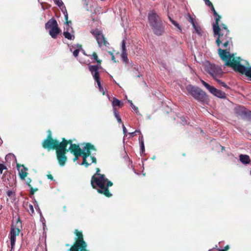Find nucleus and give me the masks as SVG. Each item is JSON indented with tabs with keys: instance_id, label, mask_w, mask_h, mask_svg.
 I'll list each match as a JSON object with an SVG mask.
<instances>
[{
	"instance_id": "obj_1",
	"label": "nucleus",
	"mask_w": 251,
	"mask_h": 251,
	"mask_svg": "<svg viewBox=\"0 0 251 251\" xmlns=\"http://www.w3.org/2000/svg\"><path fill=\"white\" fill-rule=\"evenodd\" d=\"M221 59L225 62V65L231 67L237 72L245 75L251 79V67H246L241 64L240 57H235L233 54H230L227 50H218Z\"/></svg>"
},
{
	"instance_id": "obj_2",
	"label": "nucleus",
	"mask_w": 251,
	"mask_h": 251,
	"mask_svg": "<svg viewBox=\"0 0 251 251\" xmlns=\"http://www.w3.org/2000/svg\"><path fill=\"white\" fill-rule=\"evenodd\" d=\"M96 173L92 176L91 185L93 188L97 189V192L106 197L110 198L112 195L109 192V187L113 185V183L106 178L104 175L100 173V169H96Z\"/></svg>"
},
{
	"instance_id": "obj_3",
	"label": "nucleus",
	"mask_w": 251,
	"mask_h": 251,
	"mask_svg": "<svg viewBox=\"0 0 251 251\" xmlns=\"http://www.w3.org/2000/svg\"><path fill=\"white\" fill-rule=\"evenodd\" d=\"M84 144L85 146L83 150L80 149L79 145H74L71 146L70 149V151L75 156L74 161H75L78 159L79 156H82V162L81 165H84L85 167L87 168L90 165V164L88 163L87 162V158L91 154V151H96V149L95 147L90 143H86Z\"/></svg>"
},
{
	"instance_id": "obj_4",
	"label": "nucleus",
	"mask_w": 251,
	"mask_h": 251,
	"mask_svg": "<svg viewBox=\"0 0 251 251\" xmlns=\"http://www.w3.org/2000/svg\"><path fill=\"white\" fill-rule=\"evenodd\" d=\"M148 21L150 26L157 36L162 35L164 32L165 25L160 16L154 12H151L148 14Z\"/></svg>"
},
{
	"instance_id": "obj_5",
	"label": "nucleus",
	"mask_w": 251,
	"mask_h": 251,
	"mask_svg": "<svg viewBox=\"0 0 251 251\" xmlns=\"http://www.w3.org/2000/svg\"><path fill=\"white\" fill-rule=\"evenodd\" d=\"M75 144H73L72 140H67L64 138H62V141L60 142V150L57 151V160L61 166H64L67 160L66 155L67 152L70 151L71 146Z\"/></svg>"
},
{
	"instance_id": "obj_6",
	"label": "nucleus",
	"mask_w": 251,
	"mask_h": 251,
	"mask_svg": "<svg viewBox=\"0 0 251 251\" xmlns=\"http://www.w3.org/2000/svg\"><path fill=\"white\" fill-rule=\"evenodd\" d=\"M74 233L76 237L69 251H90L87 249V244L84 240L82 232L75 229Z\"/></svg>"
},
{
	"instance_id": "obj_7",
	"label": "nucleus",
	"mask_w": 251,
	"mask_h": 251,
	"mask_svg": "<svg viewBox=\"0 0 251 251\" xmlns=\"http://www.w3.org/2000/svg\"><path fill=\"white\" fill-rule=\"evenodd\" d=\"M186 89L189 93L196 100L201 102H207L208 100L206 93L198 87L188 85Z\"/></svg>"
},
{
	"instance_id": "obj_8",
	"label": "nucleus",
	"mask_w": 251,
	"mask_h": 251,
	"mask_svg": "<svg viewBox=\"0 0 251 251\" xmlns=\"http://www.w3.org/2000/svg\"><path fill=\"white\" fill-rule=\"evenodd\" d=\"M204 69L205 72L209 74L215 79L221 77L223 75V71L221 67L215 64L211 63L206 61L203 65Z\"/></svg>"
},
{
	"instance_id": "obj_9",
	"label": "nucleus",
	"mask_w": 251,
	"mask_h": 251,
	"mask_svg": "<svg viewBox=\"0 0 251 251\" xmlns=\"http://www.w3.org/2000/svg\"><path fill=\"white\" fill-rule=\"evenodd\" d=\"M42 147L50 151V150H55L56 157H57V151L60 150V142L57 139H54L52 138L51 132L50 130H48V134L46 139L42 142Z\"/></svg>"
},
{
	"instance_id": "obj_10",
	"label": "nucleus",
	"mask_w": 251,
	"mask_h": 251,
	"mask_svg": "<svg viewBox=\"0 0 251 251\" xmlns=\"http://www.w3.org/2000/svg\"><path fill=\"white\" fill-rule=\"evenodd\" d=\"M45 28L49 29V34L53 39L57 38V35L61 32L56 20L54 18L49 20L45 24Z\"/></svg>"
},
{
	"instance_id": "obj_11",
	"label": "nucleus",
	"mask_w": 251,
	"mask_h": 251,
	"mask_svg": "<svg viewBox=\"0 0 251 251\" xmlns=\"http://www.w3.org/2000/svg\"><path fill=\"white\" fill-rule=\"evenodd\" d=\"M90 33L95 37L99 47H106L109 45L104 35L99 29H92Z\"/></svg>"
},
{
	"instance_id": "obj_12",
	"label": "nucleus",
	"mask_w": 251,
	"mask_h": 251,
	"mask_svg": "<svg viewBox=\"0 0 251 251\" xmlns=\"http://www.w3.org/2000/svg\"><path fill=\"white\" fill-rule=\"evenodd\" d=\"M214 36H217L216 40L217 45L219 47L222 43L223 41L226 40H232V38L229 36L230 33L229 30H227L226 32L224 31H221V29L217 33H213Z\"/></svg>"
},
{
	"instance_id": "obj_13",
	"label": "nucleus",
	"mask_w": 251,
	"mask_h": 251,
	"mask_svg": "<svg viewBox=\"0 0 251 251\" xmlns=\"http://www.w3.org/2000/svg\"><path fill=\"white\" fill-rule=\"evenodd\" d=\"M202 84L206 88V89L213 95L219 98L226 99V94L225 92L220 90H218L213 86L210 85L204 80H201Z\"/></svg>"
},
{
	"instance_id": "obj_14",
	"label": "nucleus",
	"mask_w": 251,
	"mask_h": 251,
	"mask_svg": "<svg viewBox=\"0 0 251 251\" xmlns=\"http://www.w3.org/2000/svg\"><path fill=\"white\" fill-rule=\"evenodd\" d=\"M100 66L99 65H89L88 69L91 72L94 79L96 82L100 81V76L99 70Z\"/></svg>"
},
{
	"instance_id": "obj_15",
	"label": "nucleus",
	"mask_w": 251,
	"mask_h": 251,
	"mask_svg": "<svg viewBox=\"0 0 251 251\" xmlns=\"http://www.w3.org/2000/svg\"><path fill=\"white\" fill-rule=\"evenodd\" d=\"M236 113L241 116L245 117L247 119L251 122V111H250L244 107H239L236 109Z\"/></svg>"
},
{
	"instance_id": "obj_16",
	"label": "nucleus",
	"mask_w": 251,
	"mask_h": 251,
	"mask_svg": "<svg viewBox=\"0 0 251 251\" xmlns=\"http://www.w3.org/2000/svg\"><path fill=\"white\" fill-rule=\"evenodd\" d=\"M20 232V229L19 227L14 228L11 227V231L10 232V242H11V248L13 249L14 248L16 242V237L19 235Z\"/></svg>"
},
{
	"instance_id": "obj_17",
	"label": "nucleus",
	"mask_w": 251,
	"mask_h": 251,
	"mask_svg": "<svg viewBox=\"0 0 251 251\" xmlns=\"http://www.w3.org/2000/svg\"><path fill=\"white\" fill-rule=\"evenodd\" d=\"M17 168L19 171V175L21 180H25V177L27 176L28 168L25 167L24 165L17 164Z\"/></svg>"
},
{
	"instance_id": "obj_18",
	"label": "nucleus",
	"mask_w": 251,
	"mask_h": 251,
	"mask_svg": "<svg viewBox=\"0 0 251 251\" xmlns=\"http://www.w3.org/2000/svg\"><path fill=\"white\" fill-rule=\"evenodd\" d=\"M216 19H215V22L213 24V33H217L220 30L221 27H220L219 26V21L220 19H221V16L219 15H218V16H215Z\"/></svg>"
},
{
	"instance_id": "obj_19",
	"label": "nucleus",
	"mask_w": 251,
	"mask_h": 251,
	"mask_svg": "<svg viewBox=\"0 0 251 251\" xmlns=\"http://www.w3.org/2000/svg\"><path fill=\"white\" fill-rule=\"evenodd\" d=\"M239 158L241 162L245 164H249L251 162L250 157L248 155L241 154L239 156Z\"/></svg>"
},
{
	"instance_id": "obj_20",
	"label": "nucleus",
	"mask_w": 251,
	"mask_h": 251,
	"mask_svg": "<svg viewBox=\"0 0 251 251\" xmlns=\"http://www.w3.org/2000/svg\"><path fill=\"white\" fill-rule=\"evenodd\" d=\"M112 105L113 108H115L116 106L122 107L124 105L123 103L116 98H114L112 101Z\"/></svg>"
},
{
	"instance_id": "obj_21",
	"label": "nucleus",
	"mask_w": 251,
	"mask_h": 251,
	"mask_svg": "<svg viewBox=\"0 0 251 251\" xmlns=\"http://www.w3.org/2000/svg\"><path fill=\"white\" fill-rule=\"evenodd\" d=\"M212 149L213 150L217 151L218 152H223V151L225 150V147L218 143H216L215 144Z\"/></svg>"
},
{
	"instance_id": "obj_22",
	"label": "nucleus",
	"mask_w": 251,
	"mask_h": 251,
	"mask_svg": "<svg viewBox=\"0 0 251 251\" xmlns=\"http://www.w3.org/2000/svg\"><path fill=\"white\" fill-rule=\"evenodd\" d=\"M89 56L91 57H93V59L97 62V63H98V65L99 66H100L101 64V62H102V60H100V59H99V58H98V56L96 52H93L92 54V55H88Z\"/></svg>"
},
{
	"instance_id": "obj_23",
	"label": "nucleus",
	"mask_w": 251,
	"mask_h": 251,
	"mask_svg": "<svg viewBox=\"0 0 251 251\" xmlns=\"http://www.w3.org/2000/svg\"><path fill=\"white\" fill-rule=\"evenodd\" d=\"M126 40H123L122 42V52L121 54H127L126 49Z\"/></svg>"
},
{
	"instance_id": "obj_24",
	"label": "nucleus",
	"mask_w": 251,
	"mask_h": 251,
	"mask_svg": "<svg viewBox=\"0 0 251 251\" xmlns=\"http://www.w3.org/2000/svg\"><path fill=\"white\" fill-rule=\"evenodd\" d=\"M63 35L68 40H72L73 37H74V36H73L69 31H64L63 32Z\"/></svg>"
},
{
	"instance_id": "obj_25",
	"label": "nucleus",
	"mask_w": 251,
	"mask_h": 251,
	"mask_svg": "<svg viewBox=\"0 0 251 251\" xmlns=\"http://www.w3.org/2000/svg\"><path fill=\"white\" fill-rule=\"evenodd\" d=\"M121 56L123 61L125 63V64H127L129 62L127 54H121Z\"/></svg>"
},
{
	"instance_id": "obj_26",
	"label": "nucleus",
	"mask_w": 251,
	"mask_h": 251,
	"mask_svg": "<svg viewBox=\"0 0 251 251\" xmlns=\"http://www.w3.org/2000/svg\"><path fill=\"white\" fill-rule=\"evenodd\" d=\"M187 20L192 25H195V20L194 18L191 16V15L188 13L187 15Z\"/></svg>"
},
{
	"instance_id": "obj_27",
	"label": "nucleus",
	"mask_w": 251,
	"mask_h": 251,
	"mask_svg": "<svg viewBox=\"0 0 251 251\" xmlns=\"http://www.w3.org/2000/svg\"><path fill=\"white\" fill-rule=\"evenodd\" d=\"M65 19L66 21L65 25H67V26H69V25H71L72 22L71 21L68 20V15L67 12H66V14H65Z\"/></svg>"
},
{
	"instance_id": "obj_28",
	"label": "nucleus",
	"mask_w": 251,
	"mask_h": 251,
	"mask_svg": "<svg viewBox=\"0 0 251 251\" xmlns=\"http://www.w3.org/2000/svg\"><path fill=\"white\" fill-rule=\"evenodd\" d=\"M27 206H28V208H27V211L28 212V213L32 215V214H33L34 213V208H33V206L32 205H31V204H26Z\"/></svg>"
},
{
	"instance_id": "obj_29",
	"label": "nucleus",
	"mask_w": 251,
	"mask_h": 251,
	"mask_svg": "<svg viewBox=\"0 0 251 251\" xmlns=\"http://www.w3.org/2000/svg\"><path fill=\"white\" fill-rule=\"evenodd\" d=\"M215 80L220 85H222L225 88H226V89L229 88V87L225 82H224L222 81L221 80L218 79V78L215 79Z\"/></svg>"
},
{
	"instance_id": "obj_30",
	"label": "nucleus",
	"mask_w": 251,
	"mask_h": 251,
	"mask_svg": "<svg viewBox=\"0 0 251 251\" xmlns=\"http://www.w3.org/2000/svg\"><path fill=\"white\" fill-rule=\"evenodd\" d=\"M97 82V83L98 84V87H99L100 91L102 93L103 95H104L105 91L104 90V89H103V87L101 85L100 81H98V82Z\"/></svg>"
},
{
	"instance_id": "obj_31",
	"label": "nucleus",
	"mask_w": 251,
	"mask_h": 251,
	"mask_svg": "<svg viewBox=\"0 0 251 251\" xmlns=\"http://www.w3.org/2000/svg\"><path fill=\"white\" fill-rule=\"evenodd\" d=\"M224 31V32H226L227 30H229L227 26L225 24H221V31Z\"/></svg>"
},
{
	"instance_id": "obj_32",
	"label": "nucleus",
	"mask_w": 251,
	"mask_h": 251,
	"mask_svg": "<svg viewBox=\"0 0 251 251\" xmlns=\"http://www.w3.org/2000/svg\"><path fill=\"white\" fill-rule=\"evenodd\" d=\"M30 188V194L31 195H33L34 194V193L37 192L38 190V188H33L32 186H30V187H29Z\"/></svg>"
},
{
	"instance_id": "obj_33",
	"label": "nucleus",
	"mask_w": 251,
	"mask_h": 251,
	"mask_svg": "<svg viewBox=\"0 0 251 251\" xmlns=\"http://www.w3.org/2000/svg\"><path fill=\"white\" fill-rule=\"evenodd\" d=\"M54 3L58 6L61 7L63 5V2L61 0H53Z\"/></svg>"
},
{
	"instance_id": "obj_34",
	"label": "nucleus",
	"mask_w": 251,
	"mask_h": 251,
	"mask_svg": "<svg viewBox=\"0 0 251 251\" xmlns=\"http://www.w3.org/2000/svg\"><path fill=\"white\" fill-rule=\"evenodd\" d=\"M170 19V21L171 22V23L175 26H176V27H177L178 28H179V29H180V27L179 25V24L176 22L175 21L173 20V19H172L171 18H169Z\"/></svg>"
},
{
	"instance_id": "obj_35",
	"label": "nucleus",
	"mask_w": 251,
	"mask_h": 251,
	"mask_svg": "<svg viewBox=\"0 0 251 251\" xmlns=\"http://www.w3.org/2000/svg\"><path fill=\"white\" fill-rule=\"evenodd\" d=\"M223 43V46L224 48H226L228 45L230 43H232V40H226L224 41H223L222 42Z\"/></svg>"
},
{
	"instance_id": "obj_36",
	"label": "nucleus",
	"mask_w": 251,
	"mask_h": 251,
	"mask_svg": "<svg viewBox=\"0 0 251 251\" xmlns=\"http://www.w3.org/2000/svg\"><path fill=\"white\" fill-rule=\"evenodd\" d=\"M113 112H114V116L116 118H119L120 117L119 112L118 111V110H117V109L116 108H113Z\"/></svg>"
},
{
	"instance_id": "obj_37",
	"label": "nucleus",
	"mask_w": 251,
	"mask_h": 251,
	"mask_svg": "<svg viewBox=\"0 0 251 251\" xmlns=\"http://www.w3.org/2000/svg\"><path fill=\"white\" fill-rule=\"evenodd\" d=\"M194 28L195 29L196 32L199 34H200V28L197 25L196 23H195V25H193Z\"/></svg>"
},
{
	"instance_id": "obj_38",
	"label": "nucleus",
	"mask_w": 251,
	"mask_h": 251,
	"mask_svg": "<svg viewBox=\"0 0 251 251\" xmlns=\"http://www.w3.org/2000/svg\"><path fill=\"white\" fill-rule=\"evenodd\" d=\"M65 31H69L71 32L73 31V28L71 25H69V26H67V25H65V27H64Z\"/></svg>"
},
{
	"instance_id": "obj_39",
	"label": "nucleus",
	"mask_w": 251,
	"mask_h": 251,
	"mask_svg": "<svg viewBox=\"0 0 251 251\" xmlns=\"http://www.w3.org/2000/svg\"><path fill=\"white\" fill-rule=\"evenodd\" d=\"M211 8V10H212V11L213 12V15L214 16H218V15H219L217 12L216 11L214 7V6L213 5L211 6L210 7Z\"/></svg>"
},
{
	"instance_id": "obj_40",
	"label": "nucleus",
	"mask_w": 251,
	"mask_h": 251,
	"mask_svg": "<svg viewBox=\"0 0 251 251\" xmlns=\"http://www.w3.org/2000/svg\"><path fill=\"white\" fill-rule=\"evenodd\" d=\"M25 180L26 183L28 187H30L31 185L30 184V183L31 182V179L30 178H27L26 179H25Z\"/></svg>"
},
{
	"instance_id": "obj_41",
	"label": "nucleus",
	"mask_w": 251,
	"mask_h": 251,
	"mask_svg": "<svg viewBox=\"0 0 251 251\" xmlns=\"http://www.w3.org/2000/svg\"><path fill=\"white\" fill-rule=\"evenodd\" d=\"M79 52V50L76 49L73 51V55L75 57H77Z\"/></svg>"
},
{
	"instance_id": "obj_42",
	"label": "nucleus",
	"mask_w": 251,
	"mask_h": 251,
	"mask_svg": "<svg viewBox=\"0 0 251 251\" xmlns=\"http://www.w3.org/2000/svg\"><path fill=\"white\" fill-rule=\"evenodd\" d=\"M205 1V3L206 5H208V6L210 7L213 5V4L209 0H204Z\"/></svg>"
},
{
	"instance_id": "obj_43",
	"label": "nucleus",
	"mask_w": 251,
	"mask_h": 251,
	"mask_svg": "<svg viewBox=\"0 0 251 251\" xmlns=\"http://www.w3.org/2000/svg\"><path fill=\"white\" fill-rule=\"evenodd\" d=\"M90 157H91V159L92 160V163H95V164H96L97 163V159H96V158L93 156H92L91 154H90Z\"/></svg>"
},
{
	"instance_id": "obj_44",
	"label": "nucleus",
	"mask_w": 251,
	"mask_h": 251,
	"mask_svg": "<svg viewBox=\"0 0 251 251\" xmlns=\"http://www.w3.org/2000/svg\"><path fill=\"white\" fill-rule=\"evenodd\" d=\"M141 147L142 151L143 152L145 151L144 144V141L142 140H141Z\"/></svg>"
},
{
	"instance_id": "obj_45",
	"label": "nucleus",
	"mask_w": 251,
	"mask_h": 251,
	"mask_svg": "<svg viewBox=\"0 0 251 251\" xmlns=\"http://www.w3.org/2000/svg\"><path fill=\"white\" fill-rule=\"evenodd\" d=\"M229 249V246L226 245L224 247V249H219L220 251H226Z\"/></svg>"
},
{
	"instance_id": "obj_46",
	"label": "nucleus",
	"mask_w": 251,
	"mask_h": 251,
	"mask_svg": "<svg viewBox=\"0 0 251 251\" xmlns=\"http://www.w3.org/2000/svg\"><path fill=\"white\" fill-rule=\"evenodd\" d=\"M6 167L3 164H0V170H6Z\"/></svg>"
},
{
	"instance_id": "obj_47",
	"label": "nucleus",
	"mask_w": 251,
	"mask_h": 251,
	"mask_svg": "<svg viewBox=\"0 0 251 251\" xmlns=\"http://www.w3.org/2000/svg\"><path fill=\"white\" fill-rule=\"evenodd\" d=\"M6 194L9 197H10L13 194V192L11 190H8L7 191Z\"/></svg>"
},
{
	"instance_id": "obj_48",
	"label": "nucleus",
	"mask_w": 251,
	"mask_h": 251,
	"mask_svg": "<svg viewBox=\"0 0 251 251\" xmlns=\"http://www.w3.org/2000/svg\"><path fill=\"white\" fill-rule=\"evenodd\" d=\"M47 176L48 179H50V180H53V176L51 175H50V174L47 175Z\"/></svg>"
},
{
	"instance_id": "obj_49",
	"label": "nucleus",
	"mask_w": 251,
	"mask_h": 251,
	"mask_svg": "<svg viewBox=\"0 0 251 251\" xmlns=\"http://www.w3.org/2000/svg\"><path fill=\"white\" fill-rule=\"evenodd\" d=\"M123 129L124 133L125 134L126 132V129L124 124L123 125Z\"/></svg>"
},
{
	"instance_id": "obj_50",
	"label": "nucleus",
	"mask_w": 251,
	"mask_h": 251,
	"mask_svg": "<svg viewBox=\"0 0 251 251\" xmlns=\"http://www.w3.org/2000/svg\"><path fill=\"white\" fill-rule=\"evenodd\" d=\"M117 120V121L118 123H122V119L120 117V116L119 117V118H116Z\"/></svg>"
},
{
	"instance_id": "obj_51",
	"label": "nucleus",
	"mask_w": 251,
	"mask_h": 251,
	"mask_svg": "<svg viewBox=\"0 0 251 251\" xmlns=\"http://www.w3.org/2000/svg\"><path fill=\"white\" fill-rule=\"evenodd\" d=\"M19 223L20 224V225H21V223H22V222L20 220V219L19 218L17 220V224L18 225Z\"/></svg>"
},
{
	"instance_id": "obj_52",
	"label": "nucleus",
	"mask_w": 251,
	"mask_h": 251,
	"mask_svg": "<svg viewBox=\"0 0 251 251\" xmlns=\"http://www.w3.org/2000/svg\"><path fill=\"white\" fill-rule=\"evenodd\" d=\"M110 54H111V55H112V59L113 60H114V62H116V61H115V57H114V55H113V53L111 52V53H110Z\"/></svg>"
},
{
	"instance_id": "obj_53",
	"label": "nucleus",
	"mask_w": 251,
	"mask_h": 251,
	"mask_svg": "<svg viewBox=\"0 0 251 251\" xmlns=\"http://www.w3.org/2000/svg\"><path fill=\"white\" fill-rule=\"evenodd\" d=\"M181 118L182 122H184L183 125L187 124V123L186 121L185 122H184V119H185L184 117H181Z\"/></svg>"
},
{
	"instance_id": "obj_54",
	"label": "nucleus",
	"mask_w": 251,
	"mask_h": 251,
	"mask_svg": "<svg viewBox=\"0 0 251 251\" xmlns=\"http://www.w3.org/2000/svg\"><path fill=\"white\" fill-rule=\"evenodd\" d=\"M137 131H135L134 132H131V133H130V134L131 135V136H134V135H135V132H136Z\"/></svg>"
},
{
	"instance_id": "obj_55",
	"label": "nucleus",
	"mask_w": 251,
	"mask_h": 251,
	"mask_svg": "<svg viewBox=\"0 0 251 251\" xmlns=\"http://www.w3.org/2000/svg\"><path fill=\"white\" fill-rule=\"evenodd\" d=\"M128 102H130L131 106H132L134 105L131 100H128Z\"/></svg>"
},
{
	"instance_id": "obj_56",
	"label": "nucleus",
	"mask_w": 251,
	"mask_h": 251,
	"mask_svg": "<svg viewBox=\"0 0 251 251\" xmlns=\"http://www.w3.org/2000/svg\"><path fill=\"white\" fill-rule=\"evenodd\" d=\"M135 110H137L138 109V108L137 107H135V106L133 105L132 106H131Z\"/></svg>"
},
{
	"instance_id": "obj_57",
	"label": "nucleus",
	"mask_w": 251,
	"mask_h": 251,
	"mask_svg": "<svg viewBox=\"0 0 251 251\" xmlns=\"http://www.w3.org/2000/svg\"><path fill=\"white\" fill-rule=\"evenodd\" d=\"M2 172H3V170H0V174H2Z\"/></svg>"
},
{
	"instance_id": "obj_58",
	"label": "nucleus",
	"mask_w": 251,
	"mask_h": 251,
	"mask_svg": "<svg viewBox=\"0 0 251 251\" xmlns=\"http://www.w3.org/2000/svg\"><path fill=\"white\" fill-rule=\"evenodd\" d=\"M209 251H213V249H210L209 250ZM218 251H220L219 250H218Z\"/></svg>"
},
{
	"instance_id": "obj_59",
	"label": "nucleus",
	"mask_w": 251,
	"mask_h": 251,
	"mask_svg": "<svg viewBox=\"0 0 251 251\" xmlns=\"http://www.w3.org/2000/svg\"><path fill=\"white\" fill-rule=\"evenodd\" d=\"M215 248H216V249H217L218 250L219 249H218V246H217V245L215 246Z\"/></svg>"
},
{
	"instance_id": "obj_60",
	"label": "nucleus",
	"mask_w": 251,
	"mask_h": 251,
	"mask_svg": "<svg viewBox=\"0 0 251 251\" xmlns=\"http://www.w3.org/2000/svg\"><path fill=\"white\" fill-rule=\"evenodd\" d=\"M66 246H69V244H66Z\"/></svg>"
}]
</instances>
